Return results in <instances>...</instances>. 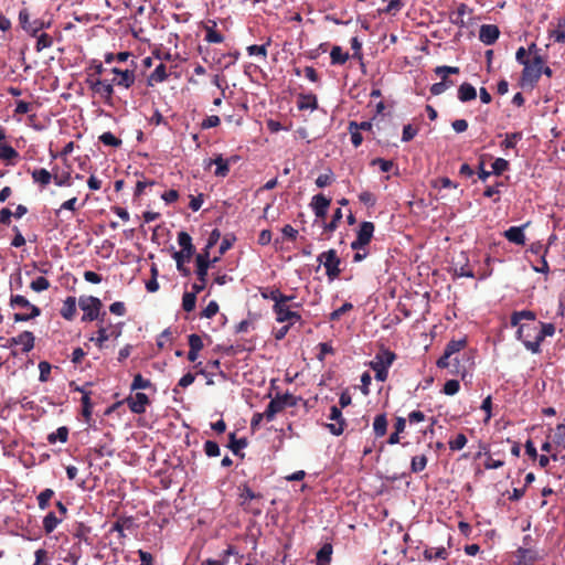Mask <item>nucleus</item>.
<instances>
[{"instance_id":"e433bc0d","label":"nucleus","mask_w":565,"mask_h":565,"mask_svg":"<svg viewBox=\"0 0 565 565\" xmlns=\"http://www.w3.org/2000/svg\"><path fill=\"white\" fill-rule=\"evenodd\" d=\"M467 344V341L466 339H459V340H451L447 343L446 348H445V352L452 356L455 355L456 353L460 352Z\"/></svg>"},{"instance_id":"ddd939ff","label":"nucleus","mask_w":565,"mask_h":565,"mask_svg":"<svg viewBox=\"0 0 565 565\" xmlns=\"http://www.w3.org/2000/svg\"><path fill=\"white\" fill-rule=\"evenodd\" d=\"M35 338L31 331H23L8 340V347L22 345V352L28 353L34 348Z\"/></svg>"},{"instance_id":"052dcab7","label":"nucleus","mask_w":565,"mask_h":565,"mask_svg":"<svg viewBox=\"0 0 565 565\" xmlns=\"http://www.w3.org/2000/svg\"><path fill=\"white\" fill-rule=\"evenodd\" d=\"M342 210L339 207L333 212L332 220L328 224L324 225V230L328 232H333L338 227L339 221L342 218Z\"/></svg>"},{"instance_id":"39448f33","label":"nucleus","mask_w":565,"mask_h":565,"mask_svg":"<svg viewBox=\"0 0 565 565\" xmlns=\"http://www.w3.org/2000/svg\"><path fill=\"white\" fill-rule=\"evenodd\" d=\"M318 262L324 266L326 274L330 280H333L339 277L341 273V260L337 254V250L329 249L327 252L321 253L318 256Z\"/></svg>"},{"instance_id":"c85d7f7f","label":"nucleus","mask_w":565,"mask_h":565,"mask_svg":"<svg viewBox=\"0 0 565 565\" xmlns=\"http://www.w3.org/2000/svg\"><path fill=\"white\" fill-rule=\"evenodd\" d=\"M46 439L50 444H55L56 441L64 444L68 439V428L66 426H61L56 431L49 434Z\"/></svg>"},{"instance_id":"9b49d317","label":"nucleus","mask_w":565,"mask_h":565,"mask_svg":"<svg viewBox=\"0 0 565 565\" xmlns=\"http://www.w3.org/2000/svg\"><path fill=\"white\" fill-rule=\"evenodd\" d=\"M282 305L274 306L273 310L276 313V320L278 322H289V326L301 321V316L291 310V307H281Z\"/></svg>"},{"instance_id":"680f3d73","label":"nucleus","mask_w":565,"mask_h":565,"mask_svg":"<svg viewBox=\"0 0 565 565\" xmlns=\"http://www.w3.org/2000/svg\"><path fill=\"white\" fill-rule=\"evenodd\" d=\"M459 388H460L459 381L448 380L444 385L443 392L446 395H455L459 392Z\"/></svg>"},{"instance_id":"5701e85b","label":"nucleus","mask_w":565,"mask_h":565,"mask_svg":"<svg viewBox=\"0 0 565 565\" xmlns=\"http://www.w3.org/2000/svg\"><path fill=\"white\" fill-rule=\"evenodd\" d=\"M76 315V299L67 297L62 306L61 316L66 320H73Z\"/></svg>"},{"instance_id":"58836bf2","label":"nucleus","mask_w":565,"mask_h":565,"mask_svg":"<svg viewBox=\"0 0 565 565\" xmlns=\"http://www.w3.org/2000/svg\"><path fill=\"white\" fill-rule=\"evenodd\" d=\"M119 335V332H108V330L104 327H100L99 330L97 331V337L96 338H92L90 340L92 341H95L96 344L99 347V348H103L104 345V342H106L110 337H118Z\"/></svg>"},{"instance_id":"a19ab883","label":"nucleus","mask_w":565,"mask_h":565,"mask_svg":"<svg viewBox=\"0 0 565 565\" xmlns=\"http://www.w3.org/2000/svg\"><path fill=\"white\" fill-rule=\"evenodd\" d=\"M427 457L425 455L414 456L411 461V470L414 473L422 472L427 466Z\"/></svg>"},{"instance_id":"f257e3e1","label":"nucleus","mask_w":565,"mask_h":565,"mask_svg":"<svg viewBox=\"0 0 565 565\" xmlns=\"http://www.w3.org/2000/svg\"><path fill=\"white\" fill-rule=\"evenodd\" d=\"M543 64L544 60L541 54H535L530 62H526L521 75L523 87H534L542 75Z\"/></svg>"},{"instance_id":"393cba45","label":"nucleus","mask_w":565,"mask_h":565,"mask_svg":"<svg viewBox=\"0 0 565 565\" xmlns=\"http://www.w3.org/2000/svg\"><path fill=\"white\" fill-rule=\"evenodd\" d=\"M373 430L375 437H383L387 430V418L385 414H379L373 422Z\"/></svg>"},{"instance_id":"79ce46f5","label":"nucleus","mask_w":565,"mask_h":565,"mask_svg":"<svg viewBox=\"0 0 565 565\" xmlns=\"http://www.w3.org/2000/svg\"><path fill=\"white\" fill-rule=\"evenodd\" d=\"M454 85L455 83L446 77V79H441L440 82L433 84L430 87V93L435 96H438Z\"/></svg>"},{"instance_id":"bb28decb","label":"nucleus","mask_w":565,"mask_h":565,"mask_svg":"<svg viewBox=\"0 0 565 565\" xmlns=\"http://www.w3.org/2000/svg\"><path fill=\"white\" fill-rule=\"evenodd\" d=\"M424 557L427 561L433 559H446L448 557V552L445 547H427L424 551Z\"/></svg>"},{"instance_id":"a18cd8bd","label":"nucleus","mask_w":565,"mask_h":565,"mask_svg":"<svg viewBox=\"0 0 565 565\" xmlns=\"http://www.w3.org/2000/svg\"><path fill=\"white\" fill-rule=\"evenodd\" d=\"M99 140L105 146H110V147H116V148L121 146V143H122L121 139L117 138L110 131H106V132L102 134L99 136Z\"/></svg>"},{"instance_id":"f704fd0d","label":"nucleus","mask_w":565,"mask_h":565,"mask_svg":"<svg viewBox=\"0 0 565 565\" xmlns=\"http://www.w3.org/2000/svg\"><path fill=\"white\" fill-rule=\"evenodd\" d=\"M330 58L332 64H344L349 60V53L335 45L331 49Z\"/></svg>"},{"instance_id":"4be33fe9","label":"nucleus","mask_w":565,"mask_h":565,"mask_svg":"<svg viewBox=\"0 0 565 565\" xmlns=\"http://www.w3.org/2000/svg\"><path fill=\"white\" fill-rule=\"evenodd\" d=\"M135 72L132 70H125L120 75L113 79V83L124 88H129L135 83Z\"/></svg>"},{"instance_id":"b1692460","label":"nucleus","mask_w":565,"mask_h":565,"mask_svg":"<svg viewBox=\"0 0 565 565\" xmlns=\"http://www.w3.org/2000/svg\"><path fill=\"white\" fill-rule=\"evenodd\" d=\"M31 175L33 181L42 186H46L47 184H50L53 179V174L44 168L34 169L31 172Z\"/></svg>"},{"instance_id":"c756f323","label":"nucleus","mask_w":565,"mask_h":565,"mask_svg":"<svg viewBox=\"0 0 565 565\" xmlns=\"http://www.w3.org/2000/svg\"><path fill=\"white\" fill-rule=\"evenodd\" d=\"M522 320L534 321L535 313L531 310L514 311L511 316V324L513 327L520 326Z\"/></svg>"},{"instance_id":"20e7f679","label":"nucleus","mask_w":565,"mask_h":565,"mask_svg":"<svg viewBox=\"0 0 565 565\" xmlns=\"http://www.w3.org/2000/svg\"><path fill=\"white\" fill-rule=\"evenodd\" d=\"M217 257H215L212 263L217 262ZM196 262V275H198V282H194L192 285V289L195 290V292H201L205 288L206 284V276L207 270L211 265L210 255L209 253H200L195 257Z\"/></svg>"},{"instance_id":"ea45409f","label":"nucleus","mask_w":565,"mask_h":565,"mask_svg":"<svg viewBox=\"0 0 565 565\" xmlns=\"http://www.w3.org/2000/svg\"><path fill=\"white\" fill-rule=\"evenodd\" d=\"M555 448L565 449V424L558 425L553 436Z\"/></svg>"},{"instance_id":"a878e982","label":"nucleus","mask_w":565,"mask_h":565,"mask_svg":"<svg viewBox=\"0 0 565 565\" xmlns=\"http://www.w3.org/2000/svg\"><path fill=\"white\" fill-rule=\"evenodd\" d=\"M210 164H215V175L216 177H226L230 171V160L224 159L221 154L215 159L210 161Z\"/></svg>"},{"instance_id":"864d4df0","label":"nucleus","mask_w":565,"mask_h":565,"mask_svg":"<svg viewBox=\"0 0 565 565\" xmlns=\"http://www.w3.org/2000/svg\"><path fill=\"white\" fill-rule=\"evenodd\" d=\"M52 44H53L52 38L49 34H46V33H42L41 35L38 36V41H36V44H35V50L38 52H41L44 49L51 47Z\"/></svg>"},{"instance_id":"a211bd4d","label":"nucleus","mask_w":565,"mask_h":565,"mask_svg":"<svg viewBox=\"0 0 565 565\" xmlns=\"http://www.w3.org/2000/svg\"><path fill=\"white\" fill-rule=\"evenodd\" d=\"M6 132L4 129L0 127V141L4 140ZM19 158V152L11 147L10 145H0V160L11 162L12 160Z\"/></svg>"},{"instance_id":"473e14b6","label":"nucleus","mask_w":565,"mask_h":565,"mask_svg":"<svg viewBox=\"0 0 565 565\" xmlns=\"http://www.w3.org/2000/svg\"><path fill=\"white\" fill-rule=\"evenodd\" d=\"M461 257L465 260V263L461 264V265L459 263L456 264V266H455V275L458 276V277L473 278L475 277V273H473V270L471 268H469L467 257L465 256V254H461Z\"/></svg>"},{"instance_id":"69168bd1","label":"nucleus","mask_w":565,"mask_h":565,"mask_svg":"<svg viewBox=\"0 0 565 565\" xmlns=\"http://www.w3.org/2000/svg\"><path fill=\"white\" fill-rule=\"evenodd\" d=\"M220 238H221V232L217 228L213 230L209 236V239H207V243L205 245L203 253L207 252L210 254V249L217 244Z\"/></svg>"},{"instance_id":"774afa93","label":"nucleus","mask_w":565,"mask_h":565,"mask_svg":"<svg viewBox=\"0 0 565 565\" xmlns=\"http://www.w3.org/2000/svg\"><path fill=\"white\" fill-rule=\"evenodd\" d=\"M205 40L210 43H222L224 41V36L214 29L209 28L206 30Z\"/></svg>"},{"instance_id":"f8f14e48","label":"nucleus","mask_w":565,"mask_h":565,"mask_svg":"<svg viewBox=\"0 0 565 565\" xmlns=\"http://www.w3.org/2000/svg\"><path fill=\"white\" fill-rule=\"evenodd\" d=\"M125 402L132 413L143 414L149 404V397L145 393L138 392L135 395L128 396Z\"/></svg>"},{"instance_id":"49530a36","label":"nucleus","mask_w":565,"mask_h":565,"mask_svg":"<svg viewBox=\"0 0 565 565\" xmlns=\"http://www.w3.org/2000/svg\"><path fill=\"white\" fill-rule=\"evenodd\" d=\"M349 130H350V134H351V142H352V145L355 148H358L362 143V141H363V137H362V135L359 131L358 122L351 121L349 124Z\"/></svg>"},{"instance_id":"7c9ffc66","label":"nucleus","mask_w":565,"mask_h":565,"mask_svg":"<svg viewBox=\"0 0 565 565\" xmlns=\"http://www.w3.org/2000/svg\"><path fill=\"white\" fill-rule=\"evenodd\" d=\"M536 334V328L532 324H520L516 331V338L523 342V340H532Z\"/></svg>"},{"instance_id":"dca6fc26","label":"nucleus","mask_w":565,"mask_h":565,"mask_svg":"<svg viewBox=\"0 0 565 565\" xmlns=\"http://www.w3.org/2000/svg\"><path fill=\"white\" fill-rule=\"evenodd\" d=\"M92 90L104 98L106 103H109L114 94V86L107 81L96 78L95 83L92 84Z\"/></svg>"},{"instance_id":"7ed1b4c3","label":"nucleus","mask_w":565,"mask_h":565,"mask_svg":"<svg viewBox=\"0 0 565 565\" xmlns=\"http://www.w3.org/2000/svg\"><path fill=\"white\" fill-rule=\"evenodd\" d=\"M297 404V398L289 393L285 394H277L276 397H274L269 404L267 405L265 409V418L268 422H271L275 416L280 413L286 407H294Z\"/></svg>"},{"instance_id":"6e6552de","label":"nucleus","mask_w":565,"mask_h":565,"mask_svg":"<svg viewBox=\"0 0 565 565\" xmlns=\"http://www.w3.org/2000/svg\"><path fill=\"white\" fill-rule=\"evenodd\" d=\"M374 224L372 222L364 221L360 224L356 238L351 243L353 250H360L364 248L372 239L374 233Z\"/></svg>"},{"instance_id":"cd10ccee","label":"nucleus","mask_w":565,"mask_h":565,"mask_svg":"<svg viewBox=\"0 0 565 565\" xmlns=\"http://www.w3.org/2000/svg\"><path fill=\"white\" fill-rule=\"evenodd\" d=\"M62 521L63 518H57L54 512L47 513L43 519V529L45 533H52Z\"/></svg>"},{"instance_id":"423d86ee","label":"nucleus","mask_w":565,"mask_h":565,"mask_svg":"<svg viewBox=\"0 0 565 565\" xmlns=\"http://www.w3.org/2000/svg\"><path fill=\"white\" fill-rule=\"evenodd\" d=\"M541 329L534 335V340H523V344L526 350L532 353H539L541 351V343L546 337H553L555 333V327L553 323H540Z\"/></svg>"},{"instance_id":"72a5a7b5","label":"nucleus","mask_w":565,"mask_h":565,"mask_svg":"<svg viewBox=\"0 0 565 565\" xmlns=\"http://www.w3.org/2000/svg\"><path fill=\"white\" fill-rule=\"evenodd\" d=\"M89 395H90L89 392H85L84 395L82 396V405H83L82 415L84 416L85 422L88 424L92 420V413H93V404L90 402Z\"/></svg>"},{"instance_id":"2eb2a0df","label":"nucleus","mask_w":565,"mask_h":565,"mask_svg":"<svg viewBox=\"0 0 565 565\" xmlns=\"http://www.w3.org/2000/svg\"><path fill=\"white\" fill-rule=\"evenodd\" d=\"M500 35V31L494 24H483L479 31V39L486 45L493 44Z\"/></svg>"},{"instance_id":"338daca9","label":"nucleus","mask_w":565,"mask_h":565,"mask_svg":"<svg viewBox=\"0 0 565 565\" xmlns=\"http://www.w3.org/2000/svg\"><path fill=\"white\" fill-rule=\"evenodd\" d=\"M51 364L46 361H41L39 363L40 376L39 380L41 382H46L51 374Z\"/></svg>"},{"instance_id":"37998d69","label":"nucleus","mask_w":565,"mask_h":565,"mask_svg":"<svg viewBox=\"0 0 565 565\" xmlns=\"http://www.w3.org/2000/svg\"><path fill=\"white\" fill-rule=\"evenodd\" d=\"M196 294L195 290L193 292H184L182 298V308L186 312H191L195 308L196 302Z\"/></svg>"},{"instance_id":"1a4fd4ad","label":"nucleus","mask_w":565,"mask_h":565,"mask_svg":"<svg viewBox=\"0 0 565 565\" xmlns=\"http://www.w3.org/2000/svg\"><path fill=\"white\" fill-rule=\"evenodd\" d=\"M329 419L334 422L327 424L328 429L334 436H340L344 431L345 419L343 418L341 408L332 406L330 408Z\"/></svg>"},{"instance_id":"9d476101","label":"nucleus","mask_w":565,"mask_h":565,"mask_svg":"<svg viewBox=\"0 0 565 565\" xmlns=\"http://www.w3.org/2000/svg\"><path fill=\"white\" fill-rule=\"evenodd\" d=\"M19 21L24 31L35 36L36 33L44 29L45 24L41 20L30 21V14L26 9H22L19 12Z\"/></svg>"},{"instance_id":"2f4dec72","label":"nucleus","mask_w":565,"mask_h":565,"mask_svg":"<svg viewBox=\"0 0 565 565\" xmlns=\"http://www.w3.org/2000/svg\"><path fill=\"white\" fill-rule=\"evenodd\" d=\"M332 545L327 543L317 553V565H327L331 561Z\"/></svg>"},{"instance_id":"e2e57ef3","label":"nucleus","mask_w":565,"mask_h":565,"mask_svg":"<svg viewBox=\"0 0 565 565\" xmlns=\"http://www.w3.org/2000/svg\"><path fill=\"white\" fill-rule=\"evenodd\" d=\"M467 441V437L463 434H458L456 438L448 444L451 450H460L466 446Z\"/></svg>"},{"instance_id":"4d7b16f0","label":"nucleus","mask_w":565,"mask_h":565,"mask_svg":"<svg viewBox=\"0 0 565 565\" xmlns=\"http://www.w3.org/2000/svg\"><path fill=\"white\" fill-rule=\"evenodd\" d=\"M151 382L147 379H143L141 374H136L134 381L131 383V390H145L150 387Z\"/></svg>"},{"instance_id":"aec40b11","label":"nucleus","mask_w":565,"mask_h":565,"mask_svg":"<svg viewBox=\"0 0 565 565\" xmlns=\"http://www.w3.org/2000/svg\"><path fill=\"white\" fill-rule=\"evenodd\" d=\"M297 106L300 110H315L318 108L317 96L313 94H300L298 96Z\"/></svg>"},{"instance_id":"c03bdc74","label":"nucleus","mask_w":565,"mask_h":565,"mask_svg":"<svg viewBox=\"0 0 565 565\" xmlns=\"http://www.w3.org/2000/svg\"><path fill=\"white\" fill-rule=\"evenodd\" d=\"M168 77L167 67L164 64H159L153 72L150 74L149 81L161 83Z\"/></svg>"},{"instance_id":"4468645a","label":"nucleus","mask_w":565,"mask_h":565,"mask_svg":"<svg viewBox=\"0 0 565 565\" xmlns=\"http://www.w3.org/2000/svg\"><path fill=\"white\" fill-rule=\"evenodd\" d=\"M330 203L331 200L321 193L312 198L310 206L312 207L317 218H326Z\"/></svg>"},{"instance_id":"f03ea898","label":"nucleus","mask_w":565,"mask_h":565,"mask_svg":"<svg viewBox=\"0 0 565 565\" xmlns=\"http://www.w3.org/2000/svg\"><path fill=\"white\" fill-rule=\"evenodd\" d=\"M394 360L395 354L388 350H383L374 356L370 363V366L375 372V379L377 381H386L388 376V369L393 364Z\"/></svg>"},{"instance_id":"13d9d810","label":"nucleus","mask_w":565,"mask_h":565,"mask_svg":"<svg viewBox=\"0 0 565 565\" xmlns=\"http://www.w3.org/2000/svg\"><path fill=\"white\" fill-rule=\"evenodd\" d=\"M53 179H54V183L57 186H72L73 185L72 175L70 172L62 173L61 175L55 174V175H53Z\"/></svg>"},{"instance_id":"bf43d9fd","label":"nucleus","mask_w":565,"mask_h":565,"mask_svg":"<svg viewBox=\"0 0 565 565\" xmlns=\"http://www.w3.org/2000/svg\"><path fill=\"white\" fill-rule=\"evenodd\" d=\"M508 168H509V162H508V160H505L503 158H497L494 160V162L492 163V172L495 175H500L505 170H508Z\"/></svg>"},{"instance_id":"412c9836","label":"nucleus","mask_w":565,"mask_h":565,"mask_svg":"<svg viewBox=\"0 0 565 565\" xmlns=\"http://www.w3.org/2000/svg\"><path fill=\"white\" fill-rule=\"evenodd\" d=\"M476 97H477V90L471 84L463 83L459 86L458 99L460 102L467 103V102L476 99Z\"/></svg>"},{"instance_id":"4c0bfd02","label":"nucleus","mask_w":565,"mask_h":565,"mask_svg":"<svg viewBox=\"0 0 565 565\" xmlns=\"http://www.w3.org/2000/svg\"><path fill=\"white\" fill-rule=\"evenodd\" d=\"M173 259L177 263V269L183 276H189L190 275V270L186 267H184V263L185 262H190L191 258H185V253L184 252H174L173 253Z\"/></svg>"},{"instance_id":"6e6d98bb","label":"nucleus","mask_w":565,"mask_h":565,"mask_svg":"<svg viewBox=\"0 0 565 565\" xmlns=\"http://www.w3.org/2000/svg\"><path fill=\"white\" fill-rule=\"evenodd\" d=\"M31 289L36 291V292H41V291H44L46 289L50 288V281L45 278V277H38L36 279H34L31 285H30Z\"/></svg>"},{"instance_id":"0eeeda50","label":"nucleus","mask_w":565,"mask_h":565,"mask_svg":"<svg viewBox=\"0 0 565 565\" xmlns=\"http://www.w3.org/2000/svg\"><path fill=\"white\" fill-rule=\"evenodd\" d=\"M79 308L84 311L83 321H93L98 318L102 308V301L93 296L81 297L78 301Z\"/></svg>"},{"instance_id":"09e8293b","label":"nucleus","mask_w":565,"mask_h":565,"mask_svg":"<svg viewBox=\"0 0 565 565\" xmlns=\"http://www.w3.org/2000/svg\"><path fill=\"white\" fill-rule=\"evenodd\" d=\"M521 139H522V132L507 134L504 140L501 143V147L504 149H512L515 147L516 142Z\"/></svg>"},{"instance_id":"de8ad7c7","label":"nucleus","mask_w":565,"mask_h":565,"mask_svg":"<svg viewBox=\"0 0 565 565\" xmlns=\"http://www.w3.org/2000/svg\"><path fill=\"white\" fill-rule=\"evenodd\" d=\"M247 446V441L244 438L236 439L235 434L232 433L230 435V449L233 451V454L238 455L239 451Z\"/></svg>"},{"instance_id":"603ef678","label":"nucleus","mask_w":565,"mask_h":565,"mask_svg":"<svg viewBox=\"0 0 565 565\" xmlns=\"http://www.w3.org/2000/svg\"><path fill=\"white\" fill-rule=\"evenodd\" d=\"M459 72V67L456 66L441 65L435 68V74L439 76L441 79H446V77H448L449 74H458Z\"/></svg>"},{"instance_id":"8fccbe9b","label":"nucleus","mask_w":565,"mask_h":565,"mask_svg":"<svg viewBox=\"0 0 565 565\" xmlns=\"http://www.w3.org/2000/svg\"><path fill=\"white\" fill-rule=\"evenodd\" d=\"M41 315V309L39 307H32V310H30V313H14L13 320L15 322H22V321H29L31 319H34Z\"/></svg>"},{"instance_id":"0e129e2a","label":"nucleus","mask_w":565,"mask_h":565,"mask_svg":"<svg viewBox=\"0 0 565 565\" xmlns=\"http://www.w3.org/2000/svg\"><path fill=\"white\" fill-rule=\"evenodd\" d=\"M204 451L207 457H217L220 455V447L213 440H206L204 444Z\"/></svg>"},{"instance_id":"3c124183","label":"nucleus","mask_w":565,"mask_h":565,"mask_svg":"<svg viewBox=\"0 0 565 565\" xmlns=\"http://www.w3.org/2000/svg\"><path fill=\"white\" fill-rule=\"evenodd\" d=\"M54 495V491L52 489H44L38 495V504L41 510H45L49 505V501Z\"/></svg>"},{"instance_id":"5fc2aeb1","label":"nucleus","mask_w":565,"mask_h":565,"mask_svg":"<svg viewBox=\"0 0 565 565\" xmlns=\"http://www.w3.org/2000/svg\"><path fill=\"white\" fill-rule=\"evenodd\" d=\"M239 497L243 500L242 501V505H246L247 501L255 500V499H260L262 494L260 493H256L249 487L244 486Z\"/></svg>"},{"instance_id":"f3484780","label":"nucleus","mask_w":565,"mask_h":565,"mask_svg":"<svg viewBox=\"0 0 565 565\" xmlns=\"http://www.w3.org/2000/svg\"><path fill=\"white\" fill-rule=\"evenodd\" d=\"M529 225V223H525L521 226H511L504 232V237L516 245H524L525 244V234L524 228Z\"/></svg>"},{"instance_id":"c9c22d12","label":"nucleus","mask_w":565,"mask_h":565,"mask_svg":"<svg viewBox=\"0 0 565 565\" xmlns=\"http://www.w3.org/2000/svg\"><path fill=\"white\" fill-rule=\"evenodd\" d=\"M10 307L15 308H26L29 310H32V307H36L35 305H32L24 296L21 295H11L10 297Z\"/></svg>"},{"instance_id":"6ab92c4d","label":"nucleus","mask_w":565,"mask_h":565,"mask_svg":"<svg viewBox=\"0 0 565 565\" xmlns=\"http://www.w3.org/2000/svg\"><path fill=\"white\" fill-rule=\"evenodd\" d=\"M178 243L181 246L180 252L185 253V258H191L194 254V246L192 244V238L186 232H180L178 234Z\"/></svg>"}]
</instances>
